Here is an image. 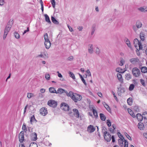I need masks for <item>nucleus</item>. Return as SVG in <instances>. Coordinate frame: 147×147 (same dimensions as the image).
I'll list each match as a JSON object with an SVG mask.
<instances>
[{
  "instance_id": "44",
  "label": "nucleus",
  "mask_w": 147,
  "mask_h": 147,
  "mask_svg": "<svg viewBox=\"0 0 147 147\" xmlns=\"http://www.w3.org/2000/svg\"><path fill=\"white\" fill-rule=\"evenodd\" d=\"M34 94L33 93H27V97L29 98H30L34 96Z\"/></svg>"
},
{
  "instance_id": "53",
  "label": "nucleus",
  "mask_w": 147,
  "mask_h": 147,
  "mask_svg": "<svg viewBox=\"0 0 147 147\" xmlns=\"http://www.w3.org/2000/svg\"><path fill=\"white\" fill-rule=\"evenodd\" d=\"M125 135L126 137L129 140H131V139L130 136L126 133H125Z\"/></svg>"
},
{
  "instance_id": "20",
  "label": "nucleus",
  "mask_w": 147,
  "mask_h": 147,
  "mask_svg": "<svg viewBox=\"0 0 147 147\" xmlns=\"http://www.w3.org/2000/svg\"><path fill=\"white\" fill-rule=\"evenodd\" d=\"M127 111L129 113L132 117L134 118L136 117V116H135L134 112L131 110V109H127Z\"/></svg>"
},
{
  "instance_id": "28",
  "label": "nucleus",
  "mask_w": 147,
  "mask_h": 147,
  "mask_svg": "<svg viewBox=\"0 0 147 147\" xmlns=\"http://www.w3.org/2000/svg\"><path fill=\"white\" fill-rule=\"evenodd\" d=\"M141 72L144 73L147 72V68L146 67H142L141 68Z\"/></svg>"
},
{
  "instance_id": "50",
  "label": "nucleus",
  "mask_w": 147,
  "mask_h": 147,
  "mask_svg": "<svg viewBox=\"0 0 147 147\" xmlns=\"http://www.w3.org/2000/svg\"><path fill=\"white\" fill-rule=\"evenodd\" d=\"M51 2L53 7L54 8H55V0H51Z\"/></svg>"
},
{
  "instance_id": "33",
  "label": "nucleus",
  "mask_w": 147,
  "mask_h": 147,
  "mask_svg": "<svg viewBox=\"0 0 147 147\" xmlns=\"http://www.w3.org/2000/svg\"><path fill=\"white\" fill-rule=\"evenodd\" d=\"M49 90L50 92L51 93H56V91L54 87H50L49 88Z\"/></svg>"
},
{
  "instance_id": "63",
  "label": "nucleus",
  "mask_w": 147,
  "mask_h": 147,
  "mask_svg": "<svg viewBox=\"0 0 147 147\" xmlns=\"http://www.w3.org/2000/svg\"><path fill=\"white\" fill-rule=\"evenodd\" d=\"M45 78L46 79L49 80L50 79V76L49 74L46 75L45 76Z\"/></svg>"
},
{
  "instance_id": "11",
  "label": "nucleus",
  "mask_w": 147,
  "mask_h": 147,
  "mask_svg": "<svg viewBox=\"0 0 147 147\" xmlns=\"http://www.w3.org/2000/svg\"><path fill=\"white\" fill-rule=\"evenodd\" d=\"M95 129V128L93 125H90L88 127L87 131L90 133H91L94 131Z\"/></svg>"
},
{
  "instance_id": "4",
  "label": "nucleus",
  "mask_w": 147,
  "mask_h": 147,
  "mask_svg": "<svg viewBox=\"0 0 147 147\" xmlns=\"http://www.w3.org/2000/svg\"><path fill=\"white\" fill-rule=\"evenodd\" d=\"M132 72L134 75L135 77H138L140 75V71L139 69L137 67H134L132 69Z\"/></svg>"
},
{
  "instance_id": "15",
  "label": "nucleus",
  "mask_w": 147,
  "mask_h": 147,
  "mask_svg": "<svg viewBox=\"0 0 147 147\" xmlns=\"http://www.w3.org/2000/svg\"><path fill=\"white\" fill-rule=\"evenodd\" d=\"M31 139L32 140L35 141L37 139V135L36 133H32L31 135Z\"/></svg>"
},
{
  "instance_id": "6",
  "label": "nucleus",
  "mask_w": 147,
  "mask_h": 147,
  "mask_svg": "<svg viewBox=\"0 0 147 147\" xmlns=\"http://www.w3.org/2000/svg\"><path fill=\"white\" fill-rule=\"evenodd\" d=\"M47 104L51 107L55 108L57 105V102L54 100H51L48 101Z\"/></svg>"
},
{
  "instance_id": "52",
  "label": "nucleus",
  "mask_w": 147,
  "mask_h": 147,
  "mask_svg": "<svg viewBox=\"0 0 147 147\" xmlns=\"http://www.w3.org/2000/svg\"><path fill=\"white\" fill-rule=\"evenodd\" d=\"M142 115L144 116V119H145L147 120V112H144L142 114Z\"/></svg>"
},
{
  "instance_id": "39",
  "label": "nucleus",
  "mask_w": 147,
  "mask_h": 147,
  "mask_svg": "<svg viewBox=\"0 0 147 147\" xmlns=\"http://www.w3.org/2000/svg\"><path fill=\"white\" fill-rule=\"evenodd\" d=\"M79 76L80 77V78L81 80L84 83V84L85 85H86V82L85 80L84 79L83 77L80 74H78Z\"/></svg>"
},
{
  "instance_id": "37",
  "label": "nucleus",
  "mask_w": 147,
  "mask_h": 147,
  "mask_svg": "<svg viewBox=\"0 0 147 147\" xmlns=\"http://www.w3.org/2000/svg\"><path fill=\"white\" fill-rule=\"evenodd\" d=\"M51 20L53 23L55 24H58L59 22L56 20L55 18L53 17H51Z\"/></svg>"
},
{
  "instance_id": "3",
  "label": "nucleus",
  "mask_w": 147,
  "mask_h": 147,
  "mask_svg": "<svg viewBox=\"0 0 147 147\" xmlns=\"http://www.w3.org/2000/svg\"><path fill=\"white\" fill-rule=\"evenodd\" d=\"M44 38L45 40L44 45L46 49H49L50 47L51 43L49 38L48 34L45 33L44 35Z\"/></svg>"
},
{
  "instance_id": "34",
  "label": "nucleus",
  "mask_w": 147,
  "mask_h": 147,
  "mask_svg": "<svg viewBox=\"0 0 147 147\" xmlns=\"http://www.w3.org/2000/svg\"><path fill=\"white\" fill-rule=\"evenodd\" d=\"M138 46L139 47V50H138V49H137V50L138 51H139L140 50H144L145 49H143V47L142 45V43L140 41H139V42H138Z\"/></svg>"
},
{
  "instance_id": "26",
  "label": "nucleus",
  "mask_w": 147,
  "mask_h": 147,
  "mask_svg": "<svg viewBox=\"0 0 147 147\" xmlns=\"http://www.w3.org/2000/svg\"><path fill=\"white\" fill-rule=\"evenodd\" d=\"M64 91V90L61 88H59L57 90V91H56V94H61L62 93H63Z\"/></svg>"
},
{
  "instance_id": "41",
  "label": "nucleus",
  "mask_w": 147,
  "mask_h": 147,
  "mask_svg": "<svg viewBox=\"0 0 147 147\" xmlns=\"http://www.w3.org/2000/svg\"><path fill=\"white\" fill-rule=\"evenodd\" d=\"M92 112H93L94 116L95 117H96V118L97 117H98V116L97 113V111L95 109H92Z\"/></svg>"
},
{
  "instance_id": "30",
  "label": "nucleus",
  "mask_w": 147,
  "mask_h": 147,
  "mask_svg": "<svg viewBox=\"0 0 147 147\" xmlns=\"http://www.w3.org/2000/svg\"><path fill=\"white\" fill-rule=\"evenodd\" d=\"M138 10L139 11L143 12H145L147 11V9L146 8H144L143 7H141L138 8Z\"/></svg>"
},
{
  "instance_id": "60",
  "label": "nucleus",
  "mask_w": 147,
  "mask_h": 147,
  "mask_svg": "<svg viewBox=\"0 0 147 147\" xmlns=\"http://www.w3.org/2000/svg\"><path fill=\"white\" fill-rule=\"evenodd\" d=\"M73 59V57L72 56H70L67 59V60L68 61H72Z\"/></svg>"
},
{
  "instance_id": "47",
  "label": "nucleus",
  "mask_w": 147,
  "mask_h": 147,
  "mask_svg": "<svg viewBox=\"0 0 147 147\" xmlns=\"http://www.w3.org/2000/svg\"><path fill=\"white\" fill-rule=\"evenodd\" d=\"M14 35L16 38L18 39L20 38V35L19 33L17 32H15L14 33Z\"/></svg>"
},
{
  "instance_id": "56",
  "label": "nucleus",
  "mask_w": 147,
  "mask_h": 147,
  "mask_svg": "<svg viewBox=\"0 0 147 147\" xmlns=\"http://www.w3.org/2000/svg\"><path fill=\"white\" fill-rule=\"evenodd\" d=\"M64 102L62 103L60 105V108L63 110L64 109Z\"/></svg>"
},
{
  "instance_id": "10",
  "label": "nucleus",
  "mask_w": 147,
  "mask_h": 147,
  "mask_svg": "<svg viewBox=\"0 0 147 147\" xmlns=\"http://www.w3.org/2000/svg\"><path fill=\"white\" fill-rule=\"evenodd\" d=\"M129 61L132 64H137V63H139V60L138 57L133 58L130 59H129Z\"/></svg>"
},
{
  "instance_id": "1",
  "label": "nucleus",
  "mask_w": 147,
  "mask_h": 147,
  "mask_svg": "<svg viewBox=\"0 0 147 147\" xmlns=\"http://www.w3.org/2000/svg\"><path fill=\"white\" fill-rule=\"evenodd\" d=\"M65 93L67 96L70 97L75 102H77L78 101H80L82 98L81 95L74 93L71 91H70L68 92L67 91L65 90Z\"/></svg>"
},
{
  "instance_id": "51",
  "label": "nucleus",
  "mask_w": 147,
  "mask_h": 147,
  "mask_svg": "<svg viewBox=\"0 0 147 147\" xmlns=\"http://www.w3.org/2000/svg\"><path fill=\"white\" fill-rule=\"evenodd\" d=\"M124 147H128V142L126 140H124Z\"/></svg>"
},
{
  "instance_id": "62",
  "label": "nucleus",
  "mask_w": 147,
  "mask_h": 147,
  "mask_svg": "<svg viewBox=\"0 0 147 147\" xmlns=\"http://www.w3.org/2000/svg\"><path fill=\"white\" fill-rule=\"evenodd\" d=\"M100 53V50L97 47H96V53L98 55Z\"/></svg>"
},
{
  "instance_id": "5",
  "label": "nucleus",
  "mask_w": 147,
  "mask_h": 147,
  "mask_svg": "<svg viewBox=\"0 0 147 147\" xmlns=\"http://www.w3.org/2000/svg\"><path fill=\"white\" fill-rule=\"evenodd\" d=\"M103 136L107 142H110L111 139V135L107 131L104 132Z\"/></svg>"
},
{
  "instance_id": "16",
  "label": "nucleus",
  "mask_w": 147,
  "mask_h": 147,
  "mask_svg": "<svg viewBox=\"0 0 147 147\" xmlns=\"http://www.w3.org/2000/svg\"><path fill=\"white\" fill-rule=\"evenodd\" d=\"M117 77L118 78V79L119 80V81L121 82V83H123V79L122 78V76L121 74H117Z\"/></svg>"
},
{
  "instance_id": "8",
  "label": "nucleus",
  "mask_w": 147,
  "mask_h": 147,
  "mask_svg": "<svg viewBox=\"0 0 147 147\" xmlns=\"http://www.w3.org/2000/svg\"><path fill=\"white\" fill-rule=\"evenodd\" d=\"M19 141L22 143L24 140V131H22L20 133L19 135Z\"/></svg>"
},
{
  "instance_id": "14",
  "label": "nucleus",
  "mask_w": 147,
  "mask_h": 147,
  "mask_svg": "<svg viewBox=\"0 0 147 147\" xmlns=\"http://www.w3.org/2000/svg\"><path fill=\"white\" fill-rule=\"evenodd\" d=\"M73 111L74 112V115L76 117L78 118L79 116V114L78 110L74 108L73 109Z\"/></svg>"
},
{
  "instance_id": "17",
  "label": "nucleus",
  "mask_w": 147,
  "mask_h": 147,
  "mask_svg": "<svg viewBox=\"0 0 147 147\" xmlns=\"http://www.w3.org/2000/svg\"><path fill=\"white\" fill-rule=\"evenodd\" d=\"M96 24H93L92 26L91 30V35H93L95 31L96 30Z\"/></svg>"
},
{
  "instance_id": "27",
  "label": "nucleus",
  "mask_w": 147,
  "mask_h": 147,
  "mask_svg": "<svg viewBox=\"0 0 147 147\" xmlns=\"http://www.w3.org/2000/svg\"><path fill=\"white\" fill-rule=\"evenodd\" d=\"M100 119L102 121H105L106 119V117L103 113L100 114Z\"/></svg>"
},
{
  "instance_id": "43",
  "label": "nucleus",
  "mask_w": 147,
  "mask_h": 147,
  "mask_svg": "<svg viewBox=\"0 0 147 147\" xmlns=\"http://www.w3.org/2000/svg\"><path fill=\"white\" fill-rule=\"evenodd\" d=\"M70 109L69 106L65 103V111H68Z\"/></svg>"
},
{
  "instance_id": "21",
  "label": "nucleus",
  "mask_w": 147,
  "mask_h": 147,
  "mask_svg": "<svg viewBox=\"0 0 147 147\" xmlns=\"http://www.w3.org/2000/svg\"><path fill=\"white\" fill-rule=\"evenodd\" d=\"M142 24L139 20H138L136 23V26L138 28H140L142 26Z\"/></svg>"
},
{
  "instance_id": "12",
  "label": "nucleus",
  "mask_w": 147,
  "mask_h": 147,
  "mask_svg": "<svg viewBox=\"0 0 147 147\" xmlns=\"http://www.w3.org/2000/svg\"><path fill=\"white\" fill-rule=\"evenodd\" d=\"M138 121H142L143 118V116L140 113H138L136 116Z\"/></svg>"
},
{
  "instance_id": "35",
  "label": "nucleus",
  "mask_w": 147,
  "mask_h": 147,
  "mask_svg": "<svg viewBox=\"0 0 147 147\" xmlns=\"http://www.w3.org/2000/svg\"><path fill=\"white\" fill-rule=\"evenodd\" d=\"M133 109L135 111L138 112L140 111L138 106L137 105H135L133 107Z\"/></svg>"
},
{
  "instance_id": "29",
  "label": "nucleus",
  "mask_w": 147,
  "mask_h": 147,
  "mask_svg": "<svg viewBox=\"0 0 147 147\" xmlns=\"http://www.w3.org/2000/svg\"><path fill=\"white\" fill-rule=\"evenodd\" d=\"M68 73L69 74V76L73 80H74L76 79V78L74 74L70 71H69Z\"/></svg>"
},
{
  "instance_id": "2",
  "label": "nucleus",
  "mask_w": 147,
  "mask_h": 147,
  "mask_svg": "<svg viewBox=\"0 0 147 147\" xmlns=\"http://www.w3.org/2000/svg\"><path fill=\"white\" fill-rule=\"evenodd\" d=\"M13 21L12 20H11L8 23L7 25L6 26L4 30V32L3 36V38L5 39L6 38L11 28V26L13 24Z\"/></svg>"
},
{
  "instance_id": "42",
  "label": "nucleus",
  "mask_w": 147,
  "mask_h": 147,
  "mask_svg": "<svg viewBox=\"0 0 147 147\" xmlns=\"http://www.w3.org/2000/svg\"><path fill=\"white\" fill-rule=\"evenodd\" d=\"M29 147H38V146L36 143L33 142L30 144Z\"/></svg>"
},
{
  "instance_id": "48",
  "label": "nucleus",
  "mask_w": 147,
  "mask_h": 147,
  "mask_svg": "<svg viewBox=\"0 0 147 147\" xmlns=\"http://www.w3.org/2000/svg\"><path fill=\"white\" fill-rule=\"evenodd\" d=\"M36 119L35 118L34 116L33 115L32 117L31 118L30 121L31 123L34 122L35 121H36Z\"/></svg>"
},
{
  "instance_id": "54",
  "label": "nucleus",
  "mask_w": 147,
  "mask_h": 147,
  "mask_svg": "<svg viewBox=\"0 0 147 147\" xmlns=\"http://www.w3.org/2000/svg\"><path fill=\"white\" fill-rule=\"evenodd\" d=\"M140 82L143 86H145L146 85L144 81L142 79H140Z\"/></svg>"
},
{
  "instance_id": "38",
  "label": "nucleus",
  "mask_w": 147,
  "mask_h": 147,
  "mask_svg": "<svg viewBox=\"0 0 147 147\" xmlns=\"http://www.w3.org/2000/svg\"><path fill=\"white\" fill-rule=\"evenodd\" d=\"M22 129L25 132H26L27 131L26 124L24 123L23 124L22 126Z\"/></svg>"
},
{
  "instance_id": "23",
  "label": "nucleus",
  "mask_w": 147,
  "mask_h": 147,
  "mask_svg": "<svg viewBox=\"0 0 147 147\" xmlns=\"http://www.w3.org/2000/svg\"><path fill=\"white\" fill-rule=\"evenodd\" d=\"M116 71L118 72L121 73H123L125 72V71H123L121 68L118 67L116 68Z\"/></svg>"
},
{
  "instance_id": "32",
  "label": "nucleus",
  "mask_w": 147,
  "mask_h": 147,
  "mask_svg": "<svg viewBox=\"0 0 147 147\" xmlns=\"http://www.w3.org/2000/svg\"><path fill=\"white\" fill-rule=\"evenodd\" d=\"M139 40L137 38H135L134 40V44L135 48L137 49L138 47L137 44L139 42Z\"/></svg>"
},
{
  "instance_id": "46",
  "label": "nucleus",
  "mask_w": 147,
  "mask_h": 147,
  "mask_svg": "<svg viewBox=\"0 0 147 147\" xmlns=\"http://www.w3.org/2000/svg\"><path fill=\"white\" fill-rule=\"evenodd\" d=\"M121 60L120 61V63L119 64L120 65L122 66L125 63V61L122 58H121Z\"/></svg>"
},
{
  "instance_id": "64",
  "label": "nucleus",
  "mask_w": 147,
  "mask_h": 147,
  "mask_svg": "<svg viewBox=\"0 0 147 147\" xmlns=\"http://www.w3.org/2000/svg\"><path fill=\"white\" fill-rule=\"evenodd\" d=\"M67 25L69 31L71 32H72L73 31V29L72 28L71 26H70L68 24H67Z\"/></svg>"
},
{
  "instance_id": "7",
  "label": "nucleus",
  "mask_w": 147,
  "mask_h": 147,
  "mask_svg": "<svg viewBox=\"0 0 147 147\" xmlns=\"http://www.w3.org/2000/svg\"><path fill=\"white\" fill-rule=\"evenodd\" d=\"M40 114L42 115L45 116L48 113L47 109L45 107H42L40 110Z\"/></svg>"
},
{
  "instance_id": "59",
  "label": "nucleus",
  "mask_w": 147,
  "mask_h": 147,
  "mask_svg": "<svg viewBox=\"0 0 147 147\" xmlns=\"http://www.w3.org/2000/svg\"><path fill=\"white\" fill-rule=\"evenodd\" d=\"M109 130L111 133H114L115 129H114L113 128L112 129V128H109Z\"/></svg>"
},
{
  "instance_id": "61",
  "label": "nucleus",
  "mask_w": 147,
  "mask_h": 147,
  "mask_svg": "<svg viewBox=\"0 0 147 147\" xmlns=\"http://www.w3.org/2000/svg\"><path fill=\"white\" fill-rule=\"evenodd\" d=\"M132 28L135 32H136L137 30V28H138L136 25H133L132 26Z\"/></svg>"
},
{
  "instance_id": "58",
  "label": "nucleus",
  "mask_w": 147,
  "mask_h": 147,
  "mask_svg": "<svg viewBox=\"0 0 147 147\" xmlns=\"http://www.w3.org/2000/svg\"><path fill=\"white\" fill-rule=\"evenodd\" d=\"M86 72L87 74V75L88 76H91V74L90 72V70L89 69H88L86 71Z\"/></svg>"
},
{
  "instance_id": "25",
  "label": "nucleus",
  "mask_w": 147,
  "mask_h": 147,
  "mask_svg": "<svg viewBox=\"0 0 147 147\" xmlns=\"http://www.w3.org/2000/svg\"><path fill=\"white\" fill-rule=\"evenodd\" d=\"M125 78L126 80H129L131 78V76L129 73H127L125 75Z\"/></svg>"
},
{
  "instance_id": "31",
  "label": "nucleus",
  "mask_w": 147,
  "mask_h": 147,
  "mask_svg": "<svg viewBox=\"0 0 147 147\" xmlns=\"http://www.w3.org/2000/svg\"><path fill=\"white\" fill-rule=\"evenodd\" d=\"M127 102L128 105H131L132 104L133 101L131 98H129L127 99Z\"/></svg>"
},
{
  "instance_id": "49",
  "label": "nucleus",
  "mask_w": 147,
  "mask_h": 147,
  "mask_svg": "<svg viewBox=\"0 0 147 147\" xmlns=\"http://www.w3.org/2000/svg\"><path fill=\"white\" fill-rule=\"evenodd\" d=\"M107 124L108 126L109 127L111 126V122L109 119L107 120Z\"/></svg>"
},
{
  "instance_id": "45",
  "label": "nucleus",
  "mask_w": 147,
  "mask_h": 147,
  "mask_svg": "<svg viewBox=\"0 0 147 147\" xmlns=\"http://www.w3.org/2000/svg\"><path fill=\"white\" fill-rule=\"evenodd\" d=\"M135 87L134 85L133 84H131L129 87V90L131 91L134 89Z\"/></svg>"
},
{
  "instance_id": "57",
  "label": "nucleus",
  "mask_w": 147,
  "mask_h": 147,
  "mask_svg": "<svg viewBox=\"0 0 147 147\" xmlns=\"http://www.w3.org/2000/svg\"><path fill=\"white\" fill-rule=\"evenodd\" d=\"M107 105V107H106V109H107V110L109 112H110L111 110L110 107L109 106V105Z\"/></svg>"
},
{
  "instance_id": "13",
  "label": "nucleus",
  "mask_w": 147,
  "mask_h": 147,
  "mask_svg": "<svg viewBox=\"0 0 147 147\" xmlns=\"http://www.w3.org/2000/svg\"><path fill=\"white\" fill-rule=\"evenodd\" d=\"M44 54L43 55L42 53L40 55H38L37 56V57H43L45 59L47 58H48V56H47V52L45 51L43 52Z\"/></svg>"
},
{
  "instance_id": "19",
  "label": "nucleus",
  "mask_w": 147,
  "mask_h": 147,
  "mask_svg": "<svg viewBox=\"0 0 147 147\" xmlns=\"http://www.w3.org/2000/svg\"><path fill=\"white\" fill-rule=\"evenodd\" d=\"M88 52L90 54H92L93 51V48L92 45H89L88 46Z\"/></svg>"
},
{
  "instance_id": "40",
  "label": "nucleus",
  "mask_w": 147,
  "mask_h": 147,
  "mask_svg": "<svg viewBox=\"0 0 147 147\" xmlns=\"http://www.w3.org/2000/svg\"><path fill=\"white\" fill-rule=\"evenodd\" d=\"M125 42L128 46L129 47H131V45L129 41V39L127 38H126Z\"/></svg>"
},
{
  "instance_id": "9",
  "label": "nucleus",
  "mask_w": 147,
  "mask_h": 147,
  "mask_svg": "<svg viewBox=\"0 0 147 147\" xmlns=\"http://www.w3.org/2000/svg\"><path fill=\"white\" fill-rule=\"evenodd\" d=\"M118 94L119 95H120L121 93H123L125 91V89L123 87H118Z\"/></svg>"
},
{
  "instance_id": "36",
  "label": "nucleus",
  "mask_w": 147,
  "mask_h": 147,
  "mask_svg": "<svg viewBox=\"0 0 147 147\" xmlns=\"http://www.w3.org/2000/svg\"><path fill=\"white\" fill-rule=\"evenodd\" d=\"M124 141L121 140L120 139L118 140V142L119 144V146L121 147H123V142Z\"/></svg>"
},
{
  "instance_id": "22",
  "label": "nucleus",
  "mask_w": 147,
  "mask_h": 147,
  "mask_svg": "<svg viewBox=\"0 0 147 147\" xmlns=\"http://www.w3.org/2000/svg\"><path fill=\"white\" fill-rule=\"evenodd\" d=\"M144 36L145 34L144 33L142 32H141L140 34V37L141 40L142 41L144 40Z\"/></svg>"
},
{
  "instance_id": "55",
  "label": "nucleus",
  "mask_w": 147,
  "mask_h": 147,
  "mask_svg": "<svg viewBox=\"0 0 147 147\" xmlns=\"http://www.w3.org/2000/svg\"><path fill=\"white\" fill-rule=\"evenodd\" d=\"M102 132L104 133V132L107 131V129L105 127H102Z\"/></svg>"
},
{
  "instance_id": "24",
  "label": "nucleus",
  "mask_w": 147,
  "mask_h": 147,
  "mask_svg": "<svg viewBox=\"0 0 147 147\" xmlns=\"http://www.w3.org/2000/svg\"><path fill=\"white\" fill-rule=\"evenodd\" d=\"M45 17L46 21L49 24H51V22L47 14H45Z\"/></svg>"
},
{
  "instance_id": "18",
  "label": "nucleus",
  "mask_w": 147,
  "mask_h": 147,
  "mask_svg": "<svg viewBox=\"0 0 147 147\" xmlns=\"http://www.w3.org/2000/svg\"><path fill=\"white\" fill-rule=\"evenodd\" d=\"M138 126L139 129L141 130L143 129L144 128V124L141 122H140L138 123Z\"/></svg>"
}]
</instances>
